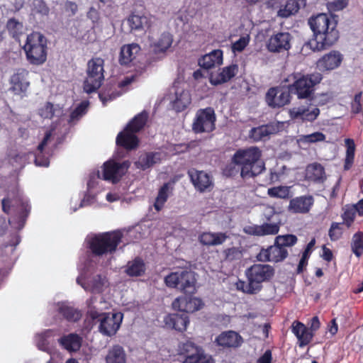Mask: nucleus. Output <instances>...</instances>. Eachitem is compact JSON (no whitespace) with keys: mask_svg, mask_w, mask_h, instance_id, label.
<instances>
[{"mask_svg":"<svg viewBox=\"0 0 363 363\" xmlns=\"http://www.w3.org/2000/svg\"><path fill=\"white\" fill-rule=\"evenodd\" d=\"M148 113L146 111H143L134 116L126 125V130H130L135 134L142 130L147 123Z\"/></svg>","mask_w":363,"mask_h":363,"instance_id":"4c0bfd02","label":"nucleus"},{"mask_svg":"<svg viewBox=\"0 0 363 363\" xmlns=\"http://www.w3.org/2000/svg\"><path fill=\"white\" fill-rule=\"evenodd\" d=\"M191 103V96L189 91L185 89L175 91V99L172 101V108L177 112L184 111Z\"/></svg>","mask_w":363,"mask_h":363,"instance_id":"2f4dec72","label":"nucleus"},{"mask_svg":"<svg viewBox=\"0 0 363 363\" xmlns=\"http://www.w3.org/2000/svg\"><path fill=\"white\" fill-rule=\"evenodd\" d=\"M87 317L94 323L99 322V332L104 335L111 337L114 335L119 329L123 315L121 313H116L110 315L108 313H99L94 308H90L87 312Z\"/></svg>","mask_w":363,"mask_h":363,"instance_id":"1a4fd4ad","label":"nucleus"},{"mask_svg":"<svg viewBox=\"0 0 363 363\" xmlns=\"http://www.w3.org/2000/svg\"><path fill=\"white\" fill-rule=\"evenodd\" d=\"M274 133H276V127L272 124H267L252 128L250 132V136L254 140L259 141Z\"/></svg>","mask_w":363,"mask_h":363,"instance_id":"ea45409f","label":"nucleus"},{"mask_svg":"<svg viewBox=\"0 0 363 363\" xmlns=\"http://www.w3.org/2000/svg\"><path fill=\"white\" fill-rule=\"evenodd\" d=\"M349 4V0H334L328 4V8L334 11H342Z\"/></svg>","mask_w":363,"mask_h":363,"instance_id":"13d9d810","label":"nucleus"},{"mask_svg":"<svg viewBox=\"0 0 363 363\" xmlns=\"http://www.w3.org/2000/svg\"><path fill=\"white\" fill-rule=\"evenodd\" d=\"M280 226L278 223H267L262 225H255L248 226L245 229V232L249 235L264 236L268 235H277L279 231Z\"/></svg>","mask_w":363,"mask_h":363,"instance_id":"c85d7f7f","label":"nucleus"},{"mask_svg":"<svg viewBox=\"0 0 363 363\" xmlns=\"http://www.w3.org/2000/svg\"><path fill=\"white\" fill-rule=\"evenodd\" d=\"M23 49L28 62L33 65H41L47 60L48 40L39 32L27 35Z\"/></svg>","mask_w":363,"mask_h":363,"instance_id":"0eeeda50","label":"nucleus"},{"mask_svg":"<svg viewBox=\"0 0 363 363\" xmlns=\"http://www.w3.org/2000/svg\"><path fill=\"white\" fill-rule=\"evenodd\" d=\"M223 63V51L215 50L208 54L202 56L199 59V65L201 67L209 69L216 65H220Z\"/></svg>","mask_w":363,"mask_h":363,"instance_id":"7c9ffc66","label":"nucleus"},{"mask_svg":"<svg viewBox=\"0 0 363 363\" xmlns=\"http://www.w3.org/2000/svg\"><path fill=\"white\" fill-rule=\"evenodd\" d=\"M249 43V38L247 37H241L236 40L232 45L233 52H242L245 50Z\"/></svg>","mask_w":363,"mask_h":363,"instance_id":"bf43d9fd","label":"nucleus"},{"mask_svg":"<svg viewBox=\"0 0 363 363\" xmlns=\"http://www.w3.org/2000/svg\"><path fill=\"white\" fill-rule=\"evenodd\" d=\"M173 307L178 308L179 311L184 313H194L203 306L201 298L191 296L179 297L173 302Z\"/></svg>","mask_w":363,"mask_h":363,"instance_id":"5701e85b","label":"nucleus"},{"mask_svg":"<svg viewBox=\"0 0 363 363\" xmlns=\"http://www.w3.org/2000/svg\"><path fill=\"white\" fill-rule=\"evenodd\" d=\"M306 0H289L277 12L278 16L287 18L296 13L300 9L301 4L305 5Z\"/></svg>","mask_w":363,"mask_h":363,"instance_id":"58836bf2","label":"nucleus"},{"mask_svg":"<svg viewBox=\"0 0 363 363\" xmlns=\"http://www.w3.org/2000/svg\"><path fill=\"white\" fill-rule=\"evenodd\" d=\"M164 283L168 288L176 289L185 294H193L196 291L195 274L188 269L169 273L164 277Z\"/></svg>","mask_w":363,"mask_h":363,"instance_id":"6e6552de","label":"nucleus"},{"mask_svg":"<svg viewBox=\"0 0 363 363\" xmlns=\"http://www.w3.org/2000/svg\"><path fill=\"white\" fill-rule=\"evenodd\" d=\"M304 177L306 181L318 184H323L327 179L325 168L318 162L308 164Z\"/></svg>","mask_w":363,"mask_h":363,"instance_id":"393cba45","label":"nucleus"},{"mask_svg":"<svg viewBox=\"0 0 363 363\" xmlns=\"http://www.w3.org/2000/svg\"><path fill=\"white\" fill-rule=\"evenodd\" d=\"M225 259L228 261L238 260L242 257V250L239 247H230L224 250Z\"/></svg>","mask_w":363,"mask_h":363,"instance_id":"6e6d98bb","label":"nucleus"},{"mask_svg":"<svg viewBox=\"0 0 363 363\" xmlns=\"http://www.w3.org/2000/svg\"><path fill=\"white\" fill-rule=\"evenodd\" d=\"M118 94L112 92L111 94L106 93L105 91H101L99 94V97L100 100L102 101L104 105H106L108 101H112L115 99L117 96H118Z\"/></svg>","mask_w":363,"mask_h":363,"instance_id":"e2e57ef3","label":"nucleus"},{"mask_svg":"<svg viewBox=\"0 0 363 363\" xmlns=\"http://www.w3.org/2000/svg\"><path fill=\"white\" fill-rule=\"evenodd\" d=\"M292 333L298 339V346L303 347L308 345L313 337V333L300 321L295 320L291 326Z\"/></svg>","mask_w":363,"mask_h":363,"instance_id":"a878e982","label":"nucleus"},{"mask_svg":"<svg viewBox=\"0 0 363 363\" xmlns=\"http://www.w3.org/2000/svg\"><path fill=\"white\" fill-rule=\"evenodd\" d=\"M357 213V208L355 207V205L347 207L341 216L343 220L342 223L345 225L347 228H350L355 220Z\"/></svg>","mask_w":363,"mask_h":363,"instance_id":"3c124183","label":"nucleus"},{"mask_svg":"<svg viewBox=\"0 0 363 363\" xmlns=\"http://www.w3.org/2000/svg\"><path fill=\"white\" fill-rule=\"evenodd\" d=\"M169 184L164 183L159 189L157 197L155 198V201L154 203L155 209L159 212L160 211L165 203L167 202L169 198Z\"/></svg>","mask_w":363,"mask_h":363,"instance_id":"49530a36","label":"nucleus"},{"mask_svg":"<svg viewBox=\"0 0 363 363\" xmlns=\"http://www.w3.org/2000/svg\"><path fill=\"white\" fill-rule=\"evenodd\" d=\"M28 72L25 69H18L10 79V90L16 95L22 97L26 95L30 83L27 81Z\"/></svg>","mask_w":363,"mask_h":363,"instance_id":"aec40b11","label":"nucleus"},{"mask_svg":"<svg viewBox=\"0 0 363 363\" xmlns=\"http://www.w3.org/2000/svg\"><path fill=\"white\" fill-rule=\"evenodd\" d=\"M82 342V338L76 333H70L63 335L59 339L60 345L69 352L79 350Z\"/></svg>","mask_w":363,"mask_h":363,"instance_id":"72a5a7b5","label":"nucleus"},{"mask_svg":"<svg viewBox=\"0 0 363 363\" xmlns=\"http://www.w3.org/2000/svg\"><path fill=\"white\" fill-rule=\"evenodd\" d=\"M2 211L9 216V223L14 229L23 228L30 213L29 201L18 189L9 191L1 200Z\"/></svg>","mask_w":363,"mask_h":363,"instance_id":"f03ea898","label":"nucleus"},{"mask_svg":"<svg viewBox=\"0 0 363 363\" xmlns=\"http://www.w3.org/2000/svg\"><path fill=\"white\" fill-rule=\"evenodd\" d=\"M58 313L69 322H77L82 317L80 311L65 303L59 306Z\"/></svg>","mask_w":363,"mask_h":363,"instance_id":"37998d69","label":"nucleus"},{"mask_svg":"<svg viewBox=\"0 0 363 363\" xmlns=\"http://www.w3.org/2000/svg\"><path fill=\"white\" fill-rule=\"evenodd\" d=\"M295 81L289 85L292 94L297 96L299 99H312L315 91V86L323 79L320 73H313L301 75L298 78L294 77Z\"/></svg>","mask_w":363,"mask_h":363,"instance_id":"9d476101","label":"nucleus"},{"mask_svg":"<svg viewBox=\"0 0 363 363\" xmlns=\"http://www.w3.org/2000/svg\"><path fill=\"white\" fill-rule=\"evenodd\" d=\"M155 17L150 14L132 12L127 18L128 24L133 31H143L151 28Z\"/></svg>","mask_w":363,"mask_h":363,"instance_id":"a211bd4d","label":"nucleus"},{"mask_svg":"<svg viewBox=\"0 0 363 363\" xmlns=\"http://www.w3.org/2000/svg\"><path fill=\"white\" fill-rule=\"evenodd\" d=\"M291 35L287 32L272 35L267 42V48L272 52H281L291 48Z\"/></svg>","mask_w":363,"mask_h":363,"instance_id":"f3484780","label":"nucleus"},{"mask_svg":"<svg viewBox=\"0 0 363 363\" xmlns=\"http://www.w3.org/2000/svg\"><path fill=\"white\" fill-rule=\"evenodd\" d=\"M166 328L183 333L189 324V315L182 313H169L164 316L163 320Z\"/></svg>","mask_w":363,"mask_h":363,"instance_id":"4be33fe9","label":"nucleus"},{"mask_svg":"<svg viewBox=\"0 0 363 363\" xmlns=\"http://www.w3.org/2000/svg\"><path fill=\"white\" fill-rule=\"evenodd\" d=\"M130 164L128 160L122 162H117L113 160L106 161L103 164L102 179L111 181L113 184L118 182L127 172Z\"/></svg>","mask_w":363,"mask_h":363,"instance_id":"4468645a","label":"nucleus"},{"mask_svg":"<svg viewBox=\"0 0 363 363\" xmlns=\"http://www.w3.org/2000/svg\"><path fill=\"white\" fill-rule=\"evenodd\" d=\"M242 342V337L235 331H227L220 334L216 338V342L223 348L238 347Z\"/></svg>","mask_w":363,"mask_h":363,"instance_id":"cd10ccee","label":"nucleus"},{"mask_svg":"<svg viewBox=\"0 0 363 363\" xmlns=\"http://www.w3.org/2000/svg\"><path fill=\"white\" fill-rule=\"evenodd\" d=\"M320 113V109L316 106L312 108L301 106L290 109L289 116L291 119L296 123L313 122Z\"/></svg>","mask_w":363,"mask_h":363,"instance_id":"6ab92c4d","label":"nucleus"},{"mask_svg":"<svg viewBox=\"0 0 363 363\" xmlns=\"http://www.w3.org/2000/svg\"><path fill=\"white\" fill-rule=\"evenodd\" d=\"M240 172V168L237 164H233V162L227 164L223 169V174L226 177H234Z\"/></svg>","mask_w":363,"mask_h":363,"instance_id":"680f3d73","label":"nucleus"},{"mask_svg":"<svg viewBox=\"0 0 363 363\" xmlns=\"http://www.w3.org/2000/svg\"><path fill=\"white\" fill-rule=\"evenodd\" d=\"M140 50V46L137 43L123 45L120 52V64L122 65H128L135 59Z\"/></svg>","mask_w":363,"mask_h":363,"instance_id":"c756f323","label":"nucleus"},{"mask_svg":"<svg viewBox=\"0 0 363 363\" xmlns=\"http://www.w3.org/2000/svg\"><path fill=\"white\" fill-rule=\"evenodd\" d=\"M352 252L357 257H360L363 254V231H357L352 238L351 243Z\"/></svg>","mask_w":363,"mask_h":363,"instance_id":"09e8293b","label":"nucleus"},{"mask_svg":"<svg viewBox=\"0 0 363 363\" xmlns=\"http://www.w3.org/2000/svg\"><path fill=\"white\" fill-rule=\"evenodd\" d=\"M181 352L185 355L183 363H214V359L205 353L202 347L196 345L191 340L182 344Z\"/></svg>","mask_w":363,"mask_h":363,"instance_id":"ddd939ff","label":"nucleus"},{"mask_svg":"<svg viewBox=\"0 0 363 363\" xmlns=\"http://www.w3.org/2000/svg\"><path fill=\"white\" fill-rule=\"evenodd\" d=\"M238 70L239 67L236 64H232L229 66L225 67L222 69L221 72L218 74L215 79H212L211 80V82L213 85H218L228 82L238 74Z\"/></svg>","mask_w":363,"mask_h":363,"instance_id":"f704fd0d","label":"nucleus"},{"mask_svg":"<svg viewBox=\"0 0 363 363\" xmlns=\"http://www.w3.org/2000/svg\"><path fill=\"white\" fill-rule=\"evenodd\" d=\"M345 144L347 149L344 162V169L349 170L354 163L356 146L354 140L351 138H346Z\"/></svg>","mask_w":363,"mask_h":363,"instance_id":"a18cd8bd","label":"nucleus"},{"mask_svg":"<svg viewBox=\"0 0 363 363\" xmlns=\"http://www.w3.org/2000/svg\"><path fill=\"white\" fill-rule=\"evenodd\" d=\"M362 92L359 91L354 95L351 103V112L357 114L363 111V101H362Z\"/></svg>","mask_w":363,"mask_h":363,"instance_id":"5fc2aeb1","label":"nucleus"},{"mask_svg":"<svg viewBox=\"0 0 363 363\" xmlns=\"http://www.w3.org/2000/svg\"><path fill=\"white\" fill-rule=\"evenodd\" d=\"M103 284L101 281V277L98 276L97 278L94 279L90 289L92 293H99L102 290Z\"/></svg>","mask_w":363,"mask_h":363,"instance_id":"338daca9","label":"nucleus"},{"mask_svg":"<svg viewBox=\"0 0 363 363\" xmlns=\"http://www.w3.org/2000/svg\"><path fill=\"white\" fill-rule=\"evenodd\" d=\"M160 160V153L148 152L142 154L137 162H135V165L138 169L141 170H146L152 167L155 164Z\"/></svg>","mask_w":363,"mask_h":363,"instance_id":"c9c22d12","label":"nucleus"},{"mask_svg":"<svg viewBox=\"0 0 363 363\" xmlns=\"http://www.w3.org/2000/svg\"><path fill=\"white\" fill-rule=\"evenodd\" d=\"M216 116L212 107L199 109L192 123V130L196 133H209L216 129Z\"/></svg>","mask_w":363,"mask_h":363,"instance_id":"f8f14e48","label":"nucleus"},{"mask_svg":"<svg viewBox=\"0 0 363 363\" xmlns=\"http://www.w3.org/2000/svg\"><path fill=\"white\" fill-rule=\"evenodd\" d=\"M310 257L311 255H306L305 253L302 252L301 259L296 268L297 274H301L306 270Z\"/></svg>","mask_w":363,"mask_h":363,"instance_id":"052dcab7","label":"nucleus"},{"mask_svg":"<svg viewBox=\"0 0 363 363\" xmlns=\"http://www.w3.org/2000/svg\"><path fill=\"white\" fill-rule=\"evenodd\" d=\"M87 18L93 23H97L99 20V12L94 7H91L87 12Z\"/></svg>","mask_w":363,"mask_h":363,"instance_id":"69168bd1","label":"nucleus"},{"mask_svg":"<svg viewBox=\"0 0 363 363\" xmlns=\"http://www.w3.org/2000/svg\"><path fill=\"white\" fill-rule=\"evenodd\" d=\"M262 151L255 146L240 148L232 157V162L240 168V177L244 180L253 179L265 170L262 160Z\"/></svg>","mask_w":363,"mask_h":363,"instance_id":"7ed1b4c3","label":"nucleus"},{"mask_svg":"<svg viewBox=\"0 0 363 363\" xmlns=\"http://www.w3.org/2000/svg\"><path fill=\"white\" fill-rule=\"evenodd\" d=\"M187 174L197 191L210 192L213 189L214 186L213 177L205 171L191 168L188 170Z\"/></svg>","mask_w":363,"mask_h":363,"instance_id":"dca6fc26","label":"nucleus"},{"mask_svg":"<svg viewBox=\"0 0 363 363\" xmlns=\"http://www.w3.org/2000/svg\"><path fill=\"white\" fill-rule=\"evenodd\" d=\"M343 223L333 222L328 230V236L331 241L335 242L340 240L343 235Z\"/></svg>","mask_w":363,"mask_h":363,"instance_id":"603ef678","label":"nucleus"},{"mask_svg":"<svg viewBox=\"0 0 363 363\" xmlns=\"http://www.w3.org/2000/svg\"><path fill=\"white\" fill-rule=\"evenodd\" d=\"M104 60L101 57H93L88 61L86 77L83 83L86 93L91 94L98 90L104 79Z\"/></svg>","mask_w":363,"mask_h":363,"instance_id":"9b49d317","label":"nucleus"},{"mask_svg":"<svg viewBox=\"0 0 363 363\" xmlns=\"http://www.w3.org/2000/svg\"><path fill=\"white\" fill-rule=\"evenodd\" d=\"M172 37L169 33H163L158 40L151 45L155 53L164 52L172 44Z\"/></svg>","mask_w":363,"mask_h":363,"instance_id":"c03bdc74","label":"nucleus"},{"mask_svg":"<svg viewBox=\"0 0 363 363\" xmlns=\"http://www.w3.org/2000/svg\"><path fill=\"white\" fill-rule=\"evenodd\" d=\"M125 272L129 277L142 276L145 272L143 260L140 257H136L133 261L128 262Z\"/></svg>","mask_w":363,"mask_h":363,"instance_id":"79ce46f5","label":"nucleus"},{"mask_svg":"<svg viewBox=\"0 0 363 363\" xmlns=\"http://www.w3.org/2000/svg\"><path fill=\"white\" fill-rule=\"evenodd\" d=\"M118 146L122 147L127 150L136 149L139 145V139L135 133L126 130V128L121 131L116 140Z\"/></svg>","mask_w":363,"mask_h":363,"instance_id":"bb28decb","label":"nucleus"},{"mask_svg":"<svg viewBox=\"0 0 363 363\" xmlns=\"http://www.w3.org/2000/svg\"><path fill=\"white\" fill-rule=\"evenodd\" d=\"M313 203L314 198L313 196H300L290 200L288 210L294 213L305 214L310 211Z\"/></svg>","mask_w":363,"mask_h":363,"instance_id":"b1692460","label":"nucleus"},{"mask_svg":"<svg viewBox=\"0 0 363 363\" xmlns=\"http://www.w3.org/2000/svg\"><path fill=\"white\" fill-rule=\"evenodd\" d=\"M51 333L52 331L50 330H47L38 335L39 340L38 345L39 347L46 345L45 342L47 340V338L51 335Z\"/></svg>","mask_w":363,"mask_h":363,"instance_id":"774afa93","label":"nucleus"},{"mask_svg":"<svg viewBox=\"0 0 363 363\" xmlns=\"http://www.w3.org/2000/svg\"><path fill=\"white\" fill-rule=\"evenodd\" d=\"M337 21L327 13H319L308 19V25L312 30L313 38L306 42L301 52L305 55L326 50L333 45L339 39Z\"/></svg>","mask_w":363,"mask_h":363,"instance_id":"f257e3e1","label":"nucleus"},{"mask_svg":"<svg viewBox=\"0 0 363 363\" xmlns=\"http://www.w3.org/2000/svg\"><path fill=\"white\" fill-rule=\"evenodd\" d=\"M291 94L289 86L272 87L267 91L265 100L271 108H281L290 103Z\"/></svg>","mask_w":363,"mask_h":363,"instance_id":"2eb2a0df","label":"nucleus"},{"mask_svg":"<svg viewBox=\"0 0 363 363\" xmlns=\"http://www.w3.org/2000/svg\"><path fill=\"white\" fill-rule=\"evenodd\" d=\"M274 274V268L269 264H254L245 271L247 281L238 280L236 289L247 294H257L262 289V283L267 281Z\"/></svg>","mask_w":363,"mask_h":363,"instance_id":"20e7f679","label":"nucleus"},{"mask_svg":"<svg viewBox=\"0 0 363 363\" xmlns=\"http://www.w3.org/2000/svg\"><path fill=\"white\" fill-rule=\"evenodd\" d=\"M123 234L119 230L99 233L89 240L88 248L96 257L113 254L121 242Z\"/></svg>","mask_w":363,"mask_h":363,"instance_id":"423d86ee","label":"nucleus"},{"mask_svg":"<svg viewBox=\"0 0 363 363\" xmlns=\"http://www.w3.org/2000/svg\"><path fill=\"white\" fill-rule=\"evenodd\" d=\"M51 133L47 132L41 141V143L38 146V153L35 155V163L37 166L41 167H48L50 164V160L48 157H45L43 155V150L45 147L47 145L48 141L51 138Z\"/></svg>","mask_w":363,"mask_h":363,"instance_id":"a19ab883","label":"nucleus"},{"mask_svg":"<svg viewBox=\"0 0 363 363\" xmlns=\"http://www.w3.org/2000/svg\"><path fill=\"white\" fill-rule=\"evenodd\" d=\"M272 354L270 350H267L264 353L259 357L257 363H272Z\"/></svg>","mask_w":363,"mask_h":363,"instance_id":"0e129e2a","label":"nucleus"},{"mask_svg":"<svg viewBox=\"0 0 363 363\" xmlns=\"http://www.w3.org/2000/svg\"><path fill=\"white\" fill-rule=\"evenodd\" d=\"M89 103L87 101L81 102L70 113V120L78 119L86 113Z\"/></svg>","mask_w":363,"mask_h":363,"instance_id":"4d7b16f0","label":"nucleus"},{"mask_svg":"<svg viewBox=\"0 0 363 363\" xmlns=\"http://www.w3.org/2000/svg\"><path fill=\"white\" fill-rule=\"evenodd\" d=\"M298 242V238L294 234L277 235L274 245L267 249L262 248L257 255L260 262H281L288 256V247L294 246Z\"/></svg>","mask_w":363,"mask_h":363,"instance_id":"39448f33","label":"nucleus"},{"mask_svg":"<svg viewBox=\"0 0 363 363\" xmlns=\"http://www.w3.org/2000/svg\"><path fill=\"white\" fill-rule=\"evenodd\" d=\"M106 363H126V354L119 345L111 347L105 357Z\"/></svg>","mask_w":363,"mask_h":363,"instance_id":"e433bc0d","label":"nucleus"},{"mask_svg":"<svg viewBox=\"0 0 363 363\" xmlns=\"http://www.w3.org/2000/svg\"><path fill=\"white\" fill-rule=\"evenodd\" d=\"M228 235L225 233L203 232L199 236V241L206 246H215L223 244Z\"/></svg>","mask_w":363,"mask_h":363,"instance_id":"473e14b6","label":"nucleus"},{"mask_svg":"<svg viewBox=\"0 0 363 363\" xmlns=\"http://www.w3.org/2000/svg\"><path fill=\"white\" fill-rule=\"evenodd\" d=\"M343 60V55L337 50H332L324 55L316 63L320 71H330L339 67Z\"/></svg>","mask_w":363,"mask_h":363,"instance_id":"412c9836","label":"nucleus"},{"mask_svg":"<svg viewBox=\"0 0 363 363\" xmlns=\"http://www.w3.org/2000/svg\"><path fill=\"white\" fill-rule=\"evenodd\" d=\"M325 135L321 132H315L308 135L300 136L299 141L304 144H311L325 140Z\"/></svg>","mask_w":363,"mask_h":363,"instance_id":"864d4df0","label":"nucleus"},{"mask_svg":"<svg viewBox=\"0 0 363 363\" xmlns=\"http://www.w3.org/2000/svg\"><path fill=\"white\" fill-rule=\"evenodd\" d=\"M6 27L11 36L16 40H18L20 36L23 34V23L15 18H9L6 23Z\"/></svg>","mask_w":363,"mask_h":363,"instance_id":"de8ad7c7","label":"nucleus"},{"mask_svg":"<svg viewBox=\"0 0 363 363\" xmlns=\"http://www.w3.org/2000/svg\"><path fill=\"white\" fill-rule=\"evenodd\" d=\"M291 186H278L268 189L267 194L271 198L288 199L291 197Z\"/></svg>","mask_w":363,"mask_h":363,"instance_id":"8fccbe9b","label":"nucleus"}]
</instances>
